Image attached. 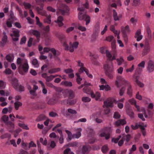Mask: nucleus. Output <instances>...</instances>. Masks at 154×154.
<instances>
[{
  "label": "nucleus",
  "mask_w": 154,
  "mask_h": 154,
  "mask_svg": "<svg viewBox=\"0 0 154 154\" xmlns=\"http://www.w3.org/2000/svg\"><path fill=\"white\" fill-rule=\"evenodd\" d=\"M17 63L19 65L18 69L20 74L23 75L28 71L29 66L26 59H22L20 58H18L17 60Z\"/></svg>",
  "instance_id": "1"
},
{
  "label": "nucleus",
  "mask_w": 154,
  "mask_h": 154,
  "mask_svg": "<svg viewBox=\"0 0 154 154\" xmlns=\"http://www.w3.org/2000/svg\"><path fill=\"white\" fill-rule=\"evenodd\" d=\"M129 84V82L124 77L121 76L117 77L115 82V85L117 87H119L121 84L127 85Z\"/></svg>",
  "instance_id": "2"
},
{
  "label": "nucleus",
  "mask_w": 154,
  "mask_h": 154,
  "mask_svg": "<svg viewBox=\"0 0 154 154\" xmlns=\"http://www.w3.org/2000/svg\"><path fill=\"white\" fill-rule=\"evenodd\" d=\"M78 10L79 11L78 15V19L80 20H84L85 17L87 15L85 9L82 7H79L78 8Z\"/></svg>",
  "instance_id": "3"
},
{
  "label": "nucleus",
  "mask_w": 154,
  "mask_h": 154,
  "mask_svg": "<svg viewBox=\"0 0 154 154\" xmlns=\"http://www.w3.org/2000/svg\"><path fill=\"white\" fill-rule=\"evenodd\" d=\"M12 85L13 87L17 91H23L24 90V88L23 86L20 85L18 83V80L16 79H14L12 82Z\"/></svg>",
  "instance_id": "4"
},
{
  "label": "nucleus",
  "mask_w": 154,
  "mask_h": 154,
  "mask_svg": "<svg viewBox=\"0 0 154 154\" xmlns=\"http://www.w3.org/2000/svg\"><path fill=\"white\" fill-rule=\"evenodd\" d=\"M128 101L131 104H134L135 105V106L138 112H143L144 114H145V108L143 107H141L140 108L139 106L137 105L136 101L134 99L132 98L130 99Z\"/></svg>",
  "instance_id": "5"
},
{
  "label": "nucleus",
  "mask_w": 154,
  "mask_h": 154,
  "mask_svg": "<svg viewBox=\"0 0 154 154\" xmlns=\"http://www.w3.org/2000/svg\"><path fill=\"white\" fill-rule=\"evenodd\" d=\"M105 72H112L114 70L113 66L112 63L105 64L104 66Z\"/></svg>",
  "instance_id": "6"
},
{
  "label": "nucleus",
  "mask_w": 154,
  "mask_h": 154,
  "mask_svg": "<svg viewBox=\"0 0 154 154\" xmlns=\"http://www.w3.org/2000/svg\"><path fill=\"white\" fill-rule=\"evenodd\" d=\"M84 92L90 95L92 98H94L97 100H99L100 99V94L99 92H96L94 94L93 92L91 91L90 93H89L87 91H84Z\"/></svg>",
  "instance_id": "7"
},
{
  "label": "nucleus",
  "mask_w": 154,
  "mask_h": 154,
  "mask_svg": "<svg viewBox=\"0 0 154 154\" xmlns=\"http://www.w3.org/2000/svg\"><path fill=\"white\" fill-rule=\"evenodd\" d=\"M69 45H70L69 51L73 52L74 50L77 48L79 45V42H75L72 43L71 42H69Z\"/></svg>",
  "instance_id": "8"
},
{
  "label": "nucleus",
  "mask_w": 154,
  "mask_h": 154,
  "mask_svg": "<svg viewBox=\"0 0 154 154\" xmlns=\"http://www.w3.org/2000/svg\"><path fill=\"white\" fill-rule=\"evenodd\" d=\"M13 34H11L13 40L14 41H17L18 40L19 36V31L18 30L14 29L13 31Z\"/></svg>",
  "instance_id": "9"
},
{
  "label": "nucleus",
  "mask_w": 154,
  "mask_h": 154,
  "mask_svg": "<svg viewBox=\"0 0 154 154\" xmlns=\"http://www.w3.org/2000/svg\"><path fill=\"white\" fill-rule=\"evenodd\" d=\"M59 10L62 14H64L69 12V8L67 6L65 5H62L61 6Z\"/></svg>",
  "instance_id": "10"
},
{
  "label": "nucleus",
  "mask_w": 154,
  "mask_h": 154,
  "mask_svg": "<svg viewBox=\"0 0 154 154\" xmlns=\"http://www.w3.org/2000/svg\"><path fill=\"white\" fill-rule=\"evenodd\" d=\"M113 106V100L111 98H108L104 102V107H112Z\"/></svg>",
  "instance_id": "11"
},
{
  "label": "nucleus",
  "mask_w": 154,
  "mask_h": 154,
  "mask_svg": "<svg viewBox=\"0 0 154 154\" xmlns=\"http://www.w3.org/2000/svg\"><path fill=\"white\" fill-rule=\"evenodd\" d=\"M113 16L114 20L115 21L119 20L122 17L121 14H118L115 10H113Z\"/></svg>",
  "instance_id": "12"
},
{
  "label": "nucleus",
  "mask_w": 154,
  "mask_h": 154,
  "mask_svg": "<svg viewBox=\"0 0 154 154\" xmlns=\"http://www.w3.org/2000/svg\"><path fill=\"white\" fill-rule=\"evenodd\" d=\"M147 70L149 72H152L154 70V63L152 61H149L147 66Z\"/></svg>",
  "instance_id": "13"
},
{
  "label": "nucleus",
  "mask_w": 154,
  "mask_h": 154,
  "mask_svg": "<svg viewBox=\"0 0 154 154\" xmlns=\"http://www.w3.org/2000/svg\"><path fill=\"white\" fill-rule=\"evenodd\" d=\"M135 37L136 38L137 41V42L140 41L142 39L143 36L141 35L140 29H138L137 31L135 34Z\"/></svg>",
  "instance_id": "14"
},
{
  "label": "nucleus",
  "mask_w": 154,
  "mask_h": 154,
  "mask_svg": "<svg viewBox=\"0 0 154 154\" xmlns=\"http://www.w3.org/2000/svg\"><path fill=\"white\" fill-rule=\"evenodd\" d=\"M63 17L59 16L57 18V20L55 21V22L57 23L59 27H61L64 26V24L63 23Z\"/></svg>",
  "instance_id": "15"
},
{
  "label": "nucleus",
  "mask_w": 154,
  "mask_h": 154,
  "mask_svg": "<svg viewBox=\"0 0 154 154\" xmlns=\"http://www.w3.org/2000/svg\"><path fill=\"white\" fill-rule=\"evenodd\" d=\"M139 78V76H137L135 74L134 76V81L137 84V85L140 87H143L144 86V84L143 83L140 82L139 81L138 79Z\"/></svg>",
  "instance_id": "16"
},
{
  "label": "nucleus",
  "mask_w": 154,
  "mask_h": 154,
  "mask_svg": "<svg viewBox=\"0 0 154 154\" xmlns=\"http://www.w3.org/2000/svg\"><path fill=\"white\" fill-rule=\"evenodd\" d=\"M70 42L67 40H65L62 42V45L64 49L66 50H68L69 51L70 45L69 42Z\"/></svg>",
  "instance_id": "17"
},
{
  "label": "nucleus",
  "mask_w": 154,
  "mask_h": 154,
  "mask_svg": "<svg viewBox=\"0 0 154 154\" xmlns=\"http://www.w3.org/2000/svg\"><path fill=\"white\" fill-rule=\"evenodd\" d=\"M82 130V128H78L75 129L76 133L73 134L74 138H78L81 137V132Z\"/></svg>",
  "instance_id": "18"
},
{
  "label": "nucleus",
  "mask_w": 154,
  "mask_h": 154,
  "mask_svg": "<svg viewBox=\"0 0 154 154\" xmlns=\"http://www.w3.org/2000/svg\"><path fill=\"white\" fill-rule=\"evenodd\" d=\"M129 105L128 102H126L125 103V107L127 109V113L131 118H133L134 117V113L131 110H129L128 109V107Z\"/></svg>",
  "instance_id": "19"
},
{
  "label": "nucleus",
  "mask_w": 154,
  "mask_h": 154,
  "mask_svg": "<svg viewBox=\"0 0 154 154\" xmlns=\"http://www.w3.org/2000/svg\"><path fill=\"white\" fill-rule=\"evenodd\" d=\"M11 18L8 19L6 22V24L7 26L8 27H11L12 26V24L13 23L14 19H13L14 18V15L13 13L11 14Z\"/></svg>",
  "instance_id": "20"
},
{
  "label": "nucleus",
  "mask_w": 154,
  "mask_h": 154,
  "mask_svg": "<svg viewBox=\"0 0 154 154\" xmlns=\"http://www.w3.org/2000/svg\"><path fill=\"white\" fill-rule=\"evenodd\" d=\"M77 63L78 66L80 67L79 71V72L82 73L86 68L84 66V64L80 61H78Z\"/></svg>",
  "instance_id": "21"
},
{
  "label": "nucleus",
  "mask_w": 154,
  "mask_h": 154,
  "mask_svg": "<svg viewBox=\"0 0 154 154\" xmlns=\"http://www.w3.org/2000/svg\"><path fill=\"white\" fill-rule=\"evenodd\" d=\"M107 129V128H105L104 131H102V133L100 134L99 136L101 137H105V139L107 140L110 138V135L109 134H106L105 133Z\"/></svg>",
  "instance_id": "22"
},
{
  "label": "nucleus",
  "mask_w": 154,
  "mask_h": 154,
  "mask_svg": "<svg viewBox=\"0 0 154 154\" xmlns=\"http://www.w3.org/2000/svg\"><path fill=\"white\" fill-rule=\"evenodd\" d=\"M5 34L3 36L2 41L0 42V45L2 46H4L6 43L7 41V36L6 35V33L4 32Z\"/></svg>",
  "instance_id": "23"
},
{
  "label": "nucleus",
  "mask_w": 154,
  "mask_h": 154,
  "mask_svg": "<svg viewBox=\"0 0 154 154\" xmlns=\"http://www.w3.org/2000/svg\"><path fill=\"white\" fill-rule=\"evenodd\" d=\"M126 122L125 119L119 120L115 123V125L117 127L121 125H123L126 124Z\"/></svg>",
  "instance_id": "24"
},
{
  "label": "nucleus",
  "mask_w": 154,
  "mask_h": 154,
  "mask_svg": "<svg viewBox=\"0 0 154 154\" xmlns=\"http://www.w3.org/2000/svg\"><path fill=\"white\" fill-rule=\"evenodd\" d=\"M105 53L106 54L107 57L110 60H113L116 59V56L114 55L112 56L109 51L108 50L106 51Z\"/></svg>",
  "instance_id": "25"
},
{
  "label": "nucleus",
  "mask_w": 154,
  "mask_h": 154,
  "mask_svg": "<svg viewBox=\"0 0 154 154\" xmlns=\"http://www.w3.org/2000/svg\"><path fill=\"white\" fill-rule=\"evenodd\" d=\"M105 53L106 54L107 57L110 60H113L116 59V56L114 55L112 56L109 51L108 50L106 51Z\"/></svg>",
  "instance_id": "26"
},
{
  "label": "nucleus",
  "mask_w": 154,
  "mask_h": 154,
  "mask_svg": "<svg viewBox=\"0 0 154 154\" xmlns=\"http://www.w3.org/2000/svg\"><path fill=\"white\" fill-rule=\"evenodd\" d=\"M100 90H105L106 91H108L111 90V88L108 85H102L99 86Z\"/></svg>",
  "instance_id": "27"
},
{
  "label": "nucleus",
  "mask_w": 154,
  "mask_h": 154,
  "mask_svg": "<svg viewBox=\"0 0 154 154\" xmlns=\"http://www.w3.org/2000/svg\"><path fill=\"white\" fill-rule=\"evenodd\" d=\"M130 31L129 26L128 25L126 26H122L121 27V32L123 34H126V32H129Z\"/></svg>",
  "instance_id": "28"
},
{
  "label": "nucleus",
  "mask_w": 154,
  "mask_h": 154,
  "mask_svg": "<svg viewBox=\"0 0 154 154\" xmlns=\"http://www.w3.org/2000/svg\"><path fill=\"white\" fill-rule=\"evenodd\" d=\"M34 67L38 68L39 66L38 60L35 58L33 59L31 61Z\"/></svg>",
  "instance_id": "29"
},
{
  "label": "nucleus",
  "mask_w": 154,
  "mask_h": 154,
  "mask_svg": "<svg viewBox=\"0 0 154 154\" xmlns=\"http://www.w3.org/2000/svg\"><path fill=\"white\" fill-rule=\"evenodd\" d=\"M60 70V68H54L50 69L48 71V72L50 74H53L59 72Z\"/></svg>",
  "instance_id": "30"
},
{
  "label": "nucleus",
  "mask_w": 154,
  "mask_h": 154,
  "mask_svg": "<svg viewBox=\"0 0 154 154\" xmlns=\"http://www.w3.org/2000/svg\"><path fill=\"white\" fill-rule=\"evenodd\" d=\"M75 23H72L71 24V26L68 28L66 30V32L67 33H70L73 31L75 27Z\"/></svg>",
  "instance_id": "31"
},
{
  "label": "nucleus",
  "mask_w": 154,
  "mask_h": 154,
  "mask_svg": "<svg viewBox=\"0 0 154 154\" xmlns=\"http://www.w3.org/2000/svg\"><path fill=\"white\" fill-rule=\"evenodd\" d=\"M56 146V143L54 141H52L50 144H48L47 145V147L49 149H53Z\"/></svg>",
  "instance_id": "32"
},
{
  "label": "nucleus",
  "mask_w": 154,
  "mask_h": 154,
  "mask_svg": "<svg viewBox=\"0 0 154 154\" xmlns=\"http://www.w3.org/2000/svg\"><path fill=\"white\" fill-rule=\"evenodd\" d=\"M128 85L127 89V94L130 96L131 97L132 96V89L131 86L130 85L127 84Z\"/></svg>",
  "instance_id": "33"
},
{
  "label": "nucleus",
  "mask_w": 154,
  "mask_h": 154,
  "mask_svg": "<svg viewBox=\"0 0 154 154\" xmlns=\"http://www.w3.org/2000/svg\"><path fill=\"white\" fill-rule=\"evenodd\" d=\"M144 49L149 51H150V47L149 42L146 40L144 46Z\"/></svg>",
  "instance_id": "34"
},
{
  "label": "nucleus",
  "mask_w": 154,
  "mask_h": 154,
  "mask_svg": "<svg viewBox=\"0 0 154 154\" xmlns=\"http://www.w3.org/2000/svg\"><path fill=\"white\" fill-rule=\"evenodd\" d=\"M46 119V117L44 115H41L38 116L36 119V121L39 122L42 120H44Z\"/></svg>",
  "instance_id": "35"
},
{
  "label": "nucleus",
  "mask_w": 154,
  "mask_h": 154,
  "mask_svg": "<svg viewBox=\"0 0 154 154\" xmlns=\"http://www.w3.org/2000/svg\"><path fill=\"white\" fill-rule=\"evenodd\" d=\"M7 125H8V129L10 131H11V129L12 130L14 128L15 126L14 123L11 122H8Z\"/></svg>",
  "instance_id": "36"
},
{
  "label": "nucleus",
  "mask_w": 154,
  "mask_h": 154,
  "mask_svg": "<svg viewBox=\"0 0 154 154\" xmlns=\"http://www.w3.org/2000/svg\"><path fill=\"white\" fill-rule=\"evenodd\" d=\"M7 60L10 62H11L13 61L14 59V56L13 54H10L7 55L6 56Z\"/></svg>",
  "instance_id": "37"
},
{
  "label": "nucleus",
  "mask_w": 154,
  "mask_h": 154,
  "mask_svg": "<svg viewBox=\"0 0 154 154\" xmlns=\"http://www.w3.org/2000/svg\"><path fill=\"white\" fill-rule=\"evenodd\" d=\"M14 107L16 110H17L19 109V108L21 106L22 103L20 102L16 101L14 103Z\"/></svg>",
  "instance_id": "38"
},
{
  "label": "nucleus",
  "mask_w": 154,
  "mask_h": 154,
  "mask_svg": "<svg viewBox=\"0 0 154 154\" xmlns=\"http://www.w3.org/2000/svg\"><path fill=\"white\" fill-rule=\"evenodd\" d=\"M30 32L33 35H35L37 38L39 37L40 36V32L37 30H31Z\"/></svg>",
  "instance_id": "39"
},
{
  "label": "nucleus",
  "mask_w": 154,
  "mask_h": 154,
  "mask_svg": "<svg viewBox=\"0 0 154 154\" xmlns=\"http://www.w3.org/2000/svg\"><path fill=\"white\" fill-rule=\"evenodd\" d=\"M100 115V113L96 112L93 114L91 116L90 119L92 120H94L96 117L99 116Z\"/></svg>",
  "instance_id": "40"
},
{
  "label": "nucleus",
  "mask_w": 154,
  "mask_h": 154,
  "mask_svg": "<svg viewBox=\"0 0 154 154\" xmlns=\"http://www.w3.org/2000/svg\"><path fill=\"white\" fill-rule=\"evenodd\" d=\"M65 131L68 135V138L69 140H71L72 139L74 138L73 134L72 135L70 131L67 130H66Z\"/></svg>",
  "instance_id": "41"
},
{
  "label": "nucleus",
  "mask_w": 154,
  "mask_h": 154,
  "mask_svg": "<svg viewBox=\"0 0 154 154\" xmlns=\"http://www.w3.org/2000/svg\"><path fill=\"white\" fill-rule=\"evenodd\" d=\"M61 84L62 85H63L71 87L72 85V83L70 82L63 81L61 82Z\"/></svg>",
  "instance_id": "42"
},
{
  "label": "nucleus",
  "mask_w": 154,
  "mask_h": 154,
  "mask_svg": "<svg viewBox=\"0 0 154 154\" xmlns=\"http://www.w3.org/2000/svg\"><path fill=\"white\" fill-rule=\"evenodd\" d=\"M139 126L142 131H144L145 128L147 127V124L142 123H140L139 124Z\"/></svg>",
  "instance_id": "43"
},
{
  "label": "nucleus",
  "mask_w": 154,
  "mask_h": 154,
  "mask_svg": "<svg viewBox=\"0 0 154 154\" xmlns=\"http://www.w3.org/2000/svg\"><path fill=\"white\" fill-rule=\"evenodd\" d=\"M9 119L8 117L6 115H4L2 117V119L3 121L7 124L8 122Z\"/></svg>",
  "instance_id": "44"
},
{
  "label": "nucleus",
  "mask_w": 154,
  "mask_h": 154,
  "mask_svg": "<svg viewBox=\"0 0 154 154\" xmlns=\"http://www.w3.org/2000/svg\"><path fill=\"white\" fill-rule=\"evenodd\" d=\"M18 125L19 127L22 128L26 130L29 129V128L28 127L27 125H25L23 123H18Z\"/></svg>",
  "instance_id": "45"
},
{
  "label": "nucleus",
  "mask_w": 154,
  "mask_h": 154,
  "mask_svg": "<svg viewBox=\"0 0 154 154\" xmlns=\"http://www.w3.org/2000/svg\"><path fill=\"white\" fill-rule=\"evenodd\" d=\"M6 83L2 80H0V89L5 88L6 87Z\"/></svg>",
  "instance_id": "46"
},
{
  "label": "nucleus",
  "mask_w": 154,
  "mask_h": 154,
  "mask_svg": "<svg viewBox=\"0 0 154 154\" xmlns=\"http://www.w3.org/2000/svg\"><path fill=\"white\" fill-rule=\"evenodd\" d=\"M76 75L77 76L76 82L78 84H81V82L82 81V79L80 77V75L79 73H76Z\"/></svg>",
  "instance_id": "47"
},
{
  "label": "nucleus",
  "mask_w": 154,
  "mask_h": 154,
  "mask_svg": "<svg viewBox=\"0 0 154 154\" xmlns=\"http://www.w3.org/2000/svg\"><path fill=\"white\" fill-rule=\"evenodd\" d=\"M42 9L43 8L42 7L41 8H39L38 7H37L36 8V10L38 13L42 15H44L45 12L42 11Z\"/></svg>",
  "instance_id": "48"
},
{
  "label": "nucleus",
  "mask_w": 154,
  "mask_h": 154,
  "mask_svg": "<svg viewBox=\"0 0 154 154\" xmlns=\"http://www.w3.org/2000/svg\"><path fill=\"white\" fill-rule=\"evenodd\" d=\"M90 147L89 146H84L83 147L82 152L83 153L90 150Z\"/></svg>",
  "instance_id": "49"
},
{
  "label": "nucleus",
  "mask_w": 154,
  "mask_h": 154,
  "mask_svg": "<svg viewBox=\"0 0 154 154\" xmlns=\"http://www.w3.org/2000/svg\"><path fill=\"white\" fill-rule=\"evenodd\" d=\"M109 150L108 146L106 145H105L102 148V151L103 153H106Z\"/></svg>",
  "instance_id": "50"
},
{
  "label": "nucleus",
  "mask_w": 154,
  "mask_h": 154,
  "mask_svg": "<svg viewBox=\"0 0 154 154\" xmlns=\"http://www.w3.org/2000/svg\"><path fill=\"white\" fill-rule=\"evenodd\" d=\"M116 60L118 62V65L119 66L121 65L124 61L122 57H121L120 58L117 59Z\"/></svg>",
  "instance_id": "51"
},
{
  "label": "nucleus",
  "mask_w": 154,
  "mask_h": 154,
  "mask_svg": "<svg viewBox=\"0 0 154 154\" xmlns=\"http://www.w3.org/2000/svg\"><path fill=\"white\" fill-rule=\"evenodd\" d=\"M51 50V49L48 48H45L44 49L43 51H41L40 52V54H44L45 53H48Z\"/></svg>",
  "instance_id": "52"
},
{
  "label": "nucleus",
  "mask_w": 154,
  "mask_h": 154,
  "mask_svg": "<svg viewBox=\"0 0 154 154\" xmlns=\"http://www.w3.org/2000/svg\"><path fill=\"white\" fill-rule=\"evenodd\" d=\"M90 17L88 15H86L85 17L84 20L86 21V25H88L90 22Z\"/></svg>",
  "instance_id": "53"
},
{
  "label": "nucleus",
  "mask_w": 154,
  "mask_h": 154,
  "mask_svg": "<svg viewBox=\"0 0 154 154\" xmlns=\"http://www.w3.org/2000/svg\"><path fill=\"white\" fill-rule=\"evenodd\" d=\"M82 100L84 102H88L91 101V99L89 97H84L82 98Z\"/></svg>",
  "instance_id": "54"
},
{
  "label": "nucleus",
  "mask_w": 154,
  "mask_h": 154,
  "mask_svg": "<svg viewBox=\"0 0 154 154\" xmlns=\"http://www.w3.org/2000/svg\"><path fill=\"white\" fill-rule=\"evenodd\" d=\"M67 92L68 93V95L69 98H72L74 97V93L72 91H67Z\"/></svg>",
  "instance_id": "55"
},
{
  "label": "nucleus",
  "mask_w": 154,
  "mask_h": 154,
  "mask_svg": "<svg viewBox=\"0 0 154 154\" xmlns=\"http://www.w3.org/2000/svg\"><path fill=\"white\" fill-rule=\"evenodd\" d=\"M107 30L108 26L107 25H105L103 29L101 32V35H103V34H104L107 31Z\"/></svg>",
  "instance_id": "56"
},
{
  "label": "nucleus",
  "mask_w": 154,
  "mask_h": 154,
  "mask_svg": "<svg viewBox=\"0 0 154 154\" xmlns=\"http://www.w3.org/2000/svg\"><path fill=\"white\" fill-rule=\"evenodd\" d=\"M67 112L71 114H76L77 113L75 110L70 108L68 109Z\"/></svg>",
  "instance_id": "57"
},
{
  "label": "nucleus",
  "mask_w": 154,
  "mask_h": 154,
  "mask_svg": "<svg viewBox=\"0 0 154 154\" xmlns=\"http://www.w3.org/2000/svg\"><path fill=\"white\" fill-rule=\"evenodd\" d=\"M107 50L106 47H102L100 49V52L103 54L105 53L106 52V51Z\"/></svg>",
  "instance_id": "58"
},
{
  "label": "nucleus",
  "mask_w": 154,
  "mask_h": 154,
  "mask_svg": "<svg viewBox=\"0 0 154 154\" xmlns=\"http://www.w3.org/2000/svg\"><path fill=\"white\" fill-rule=\"evenodd\" d=\"M140 3V0H134L133 1V4L135 6H138L139 5Z\"/></svg>",
  "instance_id": "59"
},
{
  "label": "nucleus",
  "mask_w": 154,
  "mask_h": 154,
  "mask_svg": "<svg viewBox=\"0 0 154 154\" xmlns=\"http://www.w3.org/2000/svg\"><path fill=\"white\" fill-rule=\"evenodd\" d=\"M114 39V37L112 35H109L106 37V40L107 41L110 42L112 41Z\"/></svg>",
  "instance_id": "60"
},
{
  "label": "nucleus",
  "mask_w": 154,
  "mask_h": 154,
  "mask_svg": "<svg viewBox=\"0 0 154 154\" xmlns=\"http://www.w3.org/2000/svg\"><path fill=\"white\" fill-rule=\"evenodd\" d=\"M78 29L82 32L85 31L86 30V28L85 27L80 25L78 26Z\"/></svg>",
  "instance_id": "61"
},
{
  "label": "nucleus",
  "mask_w": 154,
  "mask_h": 154,
  "mask_svg": "<svg viewBox=\"0 0 154 154\" xmlns=\"http://www.w3.org/2000/svg\"><path fill=\"white\" fill-rule=\"evenodd\" d=\"M134 65H133L132 66L131 68L126 69V71L127 72H131L133 71L134 70Z\"/></svg>",
  "instance_id": "62"
},
{
  "label": "nucleus",
  "mask_w": 154,
  "mask_h": 154,
  "mask_svg": "<svg viewBox=\"0 0 154 154\" xmlns=\"http://www.w3.org/2000/svg\"><path fill=\"white\" fill-rule=\"evenodd\" d=\"M44 22L48 24L50 23L51 22L50 16H48L46 19L44 20Z\"/></svg>",
  "instance_id": "63"
},
{
  "label": "nucleus",
  "mask_w": 154,
  "mask_h": 154,
  "mask_svg": "<svg viewBox=\"0 0 154 154\" xmlns=\"http://www.w3.org/2000/svg\"><path fill=\"white\" fill-rule=\"evenodd\" d=\"M21 146L23 148L25 149H28L29 148L28 147L27 144L24 143L23 142H22L21 143Z\"/></svg>",
  "instance_id": "64"
}]
</instances>
